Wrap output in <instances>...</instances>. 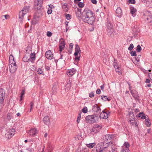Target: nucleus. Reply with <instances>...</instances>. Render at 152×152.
Returning <instances> with one entry per match:
<instances>
[{"instance_id": "nucleus-1", "label": "nucleus", "mask_w": 152, "mask_h": 152, "mask_svg": "<svg viewBox=\"0 0 152 152\" xmlns=\"http://www.w3.org/2000/svg\"><path fill=\"white\" fill-rule=\"evenodd\" d=\"M94 14L91 11L85 9L83 12L82 20L84 22L92 24L94 21Z\"/></svg>"}, {"instance_id": "nucleus-2", "label": "nucleus", "mask_w": 152, "mask_h": 152, "mask_svg": "<svg viewBox=\"0 0 152 152\" xmlns=\"http://www.w3.org/2000/svg\"><path fill=\"white\" fill-rule=\"evenodd\" d=\"M105 24L106 26V32L107 35L110 37H113L115 32L114 31L113 26L111 19L109 18H107V21Z\"/></svg>"}, {"instance_id": "nucleus-3", "label": "nucleus", "mask_w": 152, "mask_h": 152, "mask_svg": "<svg viewBox=\"0 0 152 152\" xmlns=\"http://www.w3.org/2000/svg\"><path fill=\"white\" fill-rule=\"evenodd\" d=\"M30 6H26L24 7L21 11L19 12V20L22 21L24 15L27 13L29 10Z\"/></svg>"}, {"instance_id": "nucleus-4", "label": "nucleus", "mask_w": 152, "mask_h": 152, "mask_svg": "<svg viewBox=\"0 0 152 152\" xmlns=\"http://www.w3.org/2000/svg\"><path fill=\"white\" fill-rule=\"evenodd\" d=\"M81 50L79 45L77 44L75 45V52L74 55L75 56V60L76 61H78L80 58Z\"/></svg>"}, {"instance_id": "nucleus-5", "label": "nucleus", "mask_w": 152, "mask_h": 152, "mask_svg": "<svg viewBox=\"0 0 152 152\" xmlns=\"http://www.w3.org/2000/svg\"><path fill=\"white\" fill-rule=\"evenodd\" d=\"M11 56L12 57V56ZM10 64L9 65L10 70L11 73H14L16 70L17 66L16 65L15 62L14 61V58H13V60L12 61H10Z\"/></svg>"}, {"instance_id": "nucleus-6", "label": "nucleus", "mask_w": 152, "mask_h": 152, "mask_svg": "<svg viewBox=\"0 0 152 152\" xmlns=\"http://www.w3.org/2000/svg\"><path fill=\"white\" fill-rule=\"evenodd\" d=\"M97 116L95 117L94 115H88L86 118V120L87 122L90 123H94L96 122L95 118Z\"/></svg>"}, {"instance_id": "nucleus-7", "label": "nucleus", "mask_w": 152, "mask_h": 152, "mask_svg": "<svg viewBox=\"0 0 152 152\" xmlns=\"http://www.w3.org/2000/svg\"><path fill=\"white\" fill-rule=\"evenodd\" d=\"M104 142H101L98 143L96 145V149L99 152H102L107 147H103Z\"/></svg>"}, {"instance_id": "nucleus-8", "label": "nucleus", "mask_w": 152, "mask_h": 152, "mask_svg": "<svg viewBox=\"0 0 152 152\" xmlns=\"http://www.w3.org/2000/svg\"><path fill=\"white\" fill-rule=\"evenodd\" d=\"M114 138V136L112 134H107L105 135L103 137L104 141L105 142L111 141Z\"/></svg>"}, {"instance_id": "nucleus-9", "label": "nucleus", "mask_w": 152, "mask_h": 152, "mask_svg": "<svg viewBox=\"0 0 152 152\" xmlns=\"http://www.w3.org/2000/svg\"><path fill=\"white\" fill-rule=\"evenodd\" d=\"M5 92L4 90L0 88V103L1 104L3 103L5 99Z\"/></svg>"}, {"instance_id": "nucleus-10", "label": "nucleus", "mask_w": 152, "mask_h": 152, "mask_svg": "<svg viewBox=\"0 0 152 152\" xmlns=\"http://www.w3.org/2000/svg\"><path fill=\"white\" fill-rule=\"evenodd\" d=\"M129 115H130L129 121V123L132 125L134 124L135 123V119L134 116V115L133 113L131 112L129 113Z\"/></svg>"}, {"instance_id": "nucleus-11", "label": "nucleus", "mask_w": 152, "mask_h": 152, "mask_svg": "<svg viewBox=\"0 0 152 152\" xmlns=\"http://www.w3.org/2000/svg\"><path fill=\"white\" fill-rule=\"evenodd\" d=\"M45 56L48 59L51 60L54 58L53 54L50 50H48L46 52Z\"/></svg>"}, {"instance_id": "nucleus-12", "label": "nucleus", "mask_w": 152, "mask_h": 152, "mask_svg": "<svg viewBox=\"0 0 152 152\" xmlns=\"http://www.w3.org/2000/svg\"><path fill=\"white\" fill-rule=\"evenodd\" d=\"M109 114L104 110H103L100 114L99 118L101 119H107L108 117Z\"/></svg>"}, {"instance_id": "nucleus-13", "label": "nucleus", "mask_w": 152, "mask_h": 152, "mask_svg": "<svg viewBox=\"0 0 152 152\" xmlns=\"http://www.w3.org/2000/svg\"><path fill=\"white\" fill-rule=\"evenodd\" d=\"M92 110L95 113H100L101 109L97 104H95L93 106Z\"/></svg>"}, {"instance_id": "nucleus-14", "label": "nucleus", "mask_w": 152, "mask_h": 152, "mask_svg": "<svg viewBox=\"0 0 152 152\" xmlns=\"http://www.w3.org/2000/svg\"><path fill=\"white\" fill-rule=\"evenodd\" d=\"M29 61L32 63H34L36 59V53H31L30 55Z\"/></svg>"}, {"instance_id": "nucleus-15", "label": "nucleus", "mask_w": 152, "mask_h": 152, "mask_svg": "<svg viewBox=\"0 0 152 152\" xmlns=\"http://www.w3.org/2000/svg\"><path fill=\"white\" fill-rule=\"evenodd\" d=\"M37 132V130L35 128H32L29 130L28 133L29 135L31 136H33L35 135Z\"/></svg>"}, {"instance_id": "nucleus-16", "label": "nucleus", "mask_w": 152, "mask_h": 152, "mask_svg": "<svg viewBox=\"0 0 152 152\" xmlns=\"http://www.w3.org/2000/svg\"><path fill=\"white\" fill-rule=\"evenodd\" d=\"M76 72V70L72 68L68 70L67 74L69 76V77H71L74 75Z\"/></svg>"}, {"instance_id": "nucleus-17", "label": "nucleus", "mask_w": 152, "mask_h": 152, "mask_svg": "<svg viewBox=\"0 0 152 152\" xmlns=\"http://www.w3.org/2000/svg\"><path fill=\"white\" fill-rule=\"evenodd\" d=\"M43 0H35L34 5L35 7L39 6L41 7L42 6Z\"/></svg>"}, {"instance_id": "nucleus-18", "label": "nucleus", "mask_w": 152, "mask_h": 152, "mask_svg": "<svg viewBox=\"0 0 152 152\" xmlns=\"http://www.w3.org/2000/svg\"><path fill=\"white\" fill-rule=\"evenodd\" d=\"M131 93L133 97L135 99L138 100L139 98V94L135 90L133 91H131Z\"/></svg>"}, {"instance_id": "nucleus-19", "label": "nucleus", "mask_w": 152, "mask_h": 152, "mask_svg": "<svg viewBox=\"0 0 152 152\" xmlns=\"http://www.w3.org/2000/svg\"><path fill=\"white\" fill-rule=\"evenodd\" d=\"M116 12L117 14V16L119 17H121L122 15V10L120 7H118L117 8L116 10Z\"/></svg>"}, {"instance_id": "nucleus-20", "label": "nucleus", "mask_w": 152, "mask_h": 152, "mask_svg": "<svg viewBox=\"0 0 152 152\" xmlns=\"http://www.w3.org/2000/svg\"><path fill=\"white\" fill-rule=\"evenodd\" d=\"M65 45V42L64 41H61L59 45V50L60 52L64 49Z\"/></svg>"}, {"instance_id": "nucleus-21", "label": "nucleus", "mask_w": 152, "mask_h": 152, "mask_svg": "<svg viewBox=\"0 0 152 152\" xmlns=\"http://www.w3.org/2000/svg\"><path fill=\"white\" fill-rule=\"evenodd\" d=\"M130 13H131L133 17H134L136 15V12H137V10L133 7H130Z\"/></svg>"}, {"instance_id": "nucleus-22", "label": "nucleus", "mask_w": 152, "mask_h": 152, "mask_svg": "<svg viewBox=\"0 0 152 152\" xmlns=\"http://www.w3.org/2000/svg\"><path fill=\"white\" fill-rule=\"evenodd\" d=\"M43 121L45 124L46 125L48 124L50 122V119L48 116H45L43 118Z\"/></svg>"}, {"instance_id": "nucleus-23", "label": "nucleus", "mask_w": 152, "mask_h": 152, "mask_svg": "<svg viewBox=\"0 0 152 152\" xmlns=\"http://www.w3.org/2000/svg\"><path fill=\"white\" fill-rule=\"evenodd\" d=\"M130 145L129 143L128 142H126L124 143L123 145V146L122 147V148H124L125 150H128L129 151V148L130 147Z\"/></svg>"}, {"instance_id": "nucleus-24", "label": "nucleus", "mask_w": 152, "mask_h": 152, "mask_svg": "<svg viewBox=\"0 0 152 152\" xmlns=\"http://www.w3.org/2000/svg\"><path fill=\"white\" fill-rule=\"evenodd\" d=\"M147 14H148V16L146 18L147 20L148 23H150L152 21V15L149 12H148Z\"/></svg>"}, {"instance_id": "nucleus-25", "label": "nucleus", "mask_w": 152, "mask_h": 152, "mask_svg": "<svg viewBox=\"0 0 152 152\" xmlns=\"http://www.w3.org/2000/svg\"><path fill=\"white\" fill-rule=\"evenodd\" d=\"M71 88V83L70 81L67 83L64 87V89L66 91H68Z\"/></svg>"}, {"instance_id": "nucleus-26", "label": "nucleus", "mask_w": 152, "mask_h": 152, "mask_svg": "<svg viewBox=\"0 0 152 152\" xmlns=\"http://www.w3.org/2000/svg\"><path fill=\"white\" fill-rule=\"evenodd\" d=\"M102 128V127L100 126L99 125L97 124H95L92 130L93 132H95L96 131L98 132L99 131H97L96 129H98V130L101 129Z\"/></svg>"}, {"instance_id": "nucleus-27", "label": "nucleus", "mask_w": 152, "mask_h": 152, "mask_svg": "<svg viewBox=\"0 0 152 152\" xmlns=\"http://www.w3.org/2000/svg\"><path fill=\"white\" fill-rule=\"evenodd\" d=\"M96 145V143L95 142L92 143L86 144L87 147L89 148H93Z\"/></svg>"}, {"instance_id": "nucleus-28", "label": "nucleus", "mask_w": 152, "mask_h": 152, "mask_svg": "<svg viewBox=\"0 0 152 152\" xmlns=\"http://www.w3.org/2000/svg\"><path fill=\"white\" fill-rule=\"evenodd\" d=\"M43 69L42 67L39 68L38 69L37 71V72L38 74L42 75H45V74L43 73Z\"/></svg>"}, {"instance_id": "nucleus-29", "label": "nucleus", "mask_w": 152, "mask_h": 152, "mask_svg": "<svg viewBox=\"0 0 152 152\" xmlns=\"http://www.w3.org/2000/svg\"><path fill=\"white\" fill-rule=\"evenodd\" d=\"M75 13L76 16L78 17V19L80 18L81 17V19L82 20L83 12H80L77 11H76L75 12Z\"/></svg>"}, {"instance_id": "nucleus-30", "label": "nucleus", "mask_w": 152, "mask_h": 152, "mask_svg": "<svg viewBox=\"0 0 152 152\" xmlns=\"http://www.w3.org/2000/svg\"><path fill=\"white\" fill-rule=\"evenodd\" d=\"M15 132V131L14 129H12L10 130V132L8 134L10 135V136H13Z\"/></svg>"}, {"instance_id": "nucleus-31", "label": "nucleus", "mask_w": 152, "mask_h": 152, "mask_svg": "<svg viewBox=\"0 0 152 152\" xmlns=\"http://www.w3.org/2000/svg\"><path fill=\"white\" fill-rule=\"evenodd\" d=\"M82 134L80 132V133H78L77 134V135L75 137V140H79L80 139H81L82 138Z\"/></svg>"}, {"instance_id": "nucleus-32", "label": "nucleus", "mask_w": 152, "mask_h": 152, "mask_svg": "<svg viewBox=\"0 0 152 152\" xmlns=\"http://www.w3.org/2000/svg\"><path fill=\"white\" fill-rule=\"evenodd\" d=\"M138 117H141L142 119H144L146 118V116L145 115V114L142 113H139Z\"/></svg>"}, {"instance_id": "nucleus-33", "label": "nucleus", "mask_w": 152, "mask_h": 152, "mask_svg": "<svg viewBox=\"0 0 152 152\" xmlns=\"http://www.w3.org/2000/svg\"><path fill=\"white\" fill-rule=\"evenodd\" d=\"M25 89H23L21 91L20 95V100L21 101L23 98V95H24L25 94Z\"/></svg>"}, {"instance_id": "nucleus-34", "label": "nucleus", "mask_w": 152, "mask_h": 152, "mask_svg": "<svg viewBox=\"0 0 152 152\" xmlns=\"http://www.w3.org/2000/svg\"><path fill=\"white\" fill-rule=\"evenodd\" d=\"M23 60L25 62H30V61H29V58H28V57L27 56H24L23 58Z\"/></svg>"}, {"instance_id": "nucleus-35", "label": "nucleus", "mask_w": 152, "mask_h": 152, "mask_svg": "<svg viewBox=\"0 0 152 152\" xmlns=\"http://www.w3.org/2000/svg\"><path fill=\"white\" fill-rule=\"evenodd\" d=\"M57 90L56 86L55 85L53 86L52 88V92L53 94L55 93L57 91Z\"/></svg>"}, {"instance_id": "nucleus-36", "label": "nucleus", "mask_w": 152, "mask_h": 152, "mask_svg": "<svg viewBox=\"0 0 152 152\" xmlns=\"http://www.w3.org/2000/svg\"><path fill=\"white\" fill-rule=\"evenodd\" d=\"M129 53L132 56H136V52L135 50H132Z\"/></svg>"}, {"instance_id": "nucleus-37", "label": "nucleus", "mask_w": 152, "mask_h": 152, "mask_svg": "<svg viewBox=\"0 0 152 152\" xmlns=\"http://www.w3.org/2000/svg\"><path fill=\"white\" fill-rule=\"evenodd\" d=\"M12 115L11 113H8L7 115V119L8 120H10L11 119L12 117Z\"/></svg>"}, {"instance_id": "nucleus-38", "label": "nucleus", "mask_w": 152, "mask_h": 152, "mask_svg": "<svg viewBox=\"0 0 152 152\" xmlns=\"http://www.w3.org/2000/svg\"><path fill=\"white\" fill-rule=\"evenodd\" d=\"M82 112L84 113H86L88 112V109L86 107H85L82 110Z\"/></svg>"}, {"instance_id": "nucleus-39", "label": "nucleus", "mask_w": 152, "mask_h": 152, "mask_svg": "<svg viewBox=\"0 0 152 152\" xmlns=\"http://www.w3.org/2000/svg\"><path fill=\"white\" fill-rule=\"evenodd\" d=\"M149 120H146L145 121V124L148 127L150 126L151 125V123L149 121Z\"/></svg>"}, {"instance_id": "nucleus-40", "label": "nucleus", "mask_w": 152, "mask_h": 152, "mask_svg": "<svg viewBox=\"0 0 152 152\" xmlns=\"http://www.w3.org/2000/svg\"><path fill=\"white\" fill-rule=\"evenodd\" d=\"M108 142H106L107 143L106 144L107 145V146H111L113 145V142H111V141H109Z\"/></svg>"}, {"instance_id": "nucleus-41", "label": "nucleus", "mask_w": 152, "mask_h": 152, "mask_svg": "<svg viewBox=\"0 0 152 152\" xmlns=\"http://www.w3.org/2000/svg\"><path fill=\"white\" fill-rule=\"evenodd\" d=\"M142 48L140 45H138L137 46L136 50L138 52H140Z\"/></svg>"}, {"instance_id": "nucleus-42", "label": "nucleus", "mask_w": 152, "mask_h": 152, "mask_svg": "<svg viewBox=\"0 0 152 152\" xmlns=\"http://www.w3.org/2000/svg\"><path fill=\"white\" fill-rule=\"evenodd\" d=\"M134 48V45L133 44H130L129 47L128 48V49L130 51L132 50Z\"/></svg>"}, {"instance_id": "nucleus-43", "label": "nucleus", "mask_w": 152, "mask_h": 152, "mask_svg": "<svg viewBox=\"0 0 152 152\" xmlns=\"http://www.w3.org/2000/svg\"><path fill=\"white\" fill-rule=\"evenodd\" d=\"M30 109L29 110V112H31V110L33 109V107L34 105V103L32 102H31L30 103Z\"/></svg>"}, {"instance_id": "nucleus-44", "label": "nucleus", "mask_w": 152, "mask_h": 152, "mask_svg": "<svg viewBox=\"0 0 152 152\" xmlns=\"http://www.w3.org/2000/svg\"><path fill=\"white\" fill-rule=\"evenodd\" d=\"M81 113H80L78 114V115L77 118V121L78 123H79L80 120L81 118Z\"/></svg>"}, {"instance_id": "nucleus-45", "label": "nucleus", "mask_w": 152, "mask_h": 152, "mask_svg": "<svg viewBox=\"0 0 152 152\" xmlns=\"http://www.w3.org/2000/svg\"><path fill=\"white\" fill-rule=\"evenodd\" d=\"M78 5L80 7L82 8L84 6V4L83 2H80L78 4Z\"/></svg>"}, {"instance_id": "nucleus-46", "label": "nucleus", "mask_w": 152, "mask_h": 152, "mask_svg": "<svg viewBox=\"0 0 152 152\" xmlns=\"http://www.w3.org/2000/svg\"><path fill=\"white\" fill-rule=\"evenodd\" d=\"M101 97L102 99L105 101H106L107 99V97L105 96H101Z\"/></svg>"}, {"instance_id": "nucleus-47", "label": "nucleus", "mask_w": 152, "mask_h": 152, "mask_svg": "<svg viewBox=\"0 0 152 152\" xmlns=\"http://www.w3.org/2000/svg\"><path fill=\"white\" fill-rule=\"evenodd\" d=\"M52 9H51V8H48V11H47V13L48 14H50L52 13Z\"/></svg>"}, {"instance_id": "nucleus-48", "label": "nucleus", "mask_w": 152, "mask_h": 152, "mask_svg": "<svg viewBox=\"0 0 152 152\" xmlns=\"http://www.w3.org/2000/svg\"><path fill=\"white\" fill-rule=\"evenodd\" d=\"M63 8L65 10V11H67L68 10V8L67 7V4H64L63 7Z\"/></svg>"}, {"instance_id": "nucleus-49", "label": "nucleus", "mask_w": 152, "mask_h": 152, "mask_svg": "<svg viewBox=\"0 0 152 152\" xmlns=\"http://www.w3.org/2000/svg\"><path fill=\"white\" fill-rule=\"evenodd\" d=\"M52 34V33L50 31H48L47 33V35L48 37H50Z\"/></svg>"}, {"instance_id": "nucleus-50", "label": "nucleus", "mask_w": 152, "mask_h": 152, "mask_svg": "<svg viewBox=\"0 0 152 152\" xmlns=\"http://www.w3.org/2000/svg\"><path fill=\"white\" fill-rule=\"evenodd\" d=\"M66 17L68 20H69L71 18V16L69 14H67L66 15Z\"/></svg>"}, {"instance_id": "nucleus-51", "label": "nucleus", "mask_w": 152, "mask_h": 152, "mask_svg": "<svg viewBox=\"0 0 152 152\" xmlns=\"http://www.w3.org/2000/svg\"><path fill=\"white\" fill-rule=\"evenodd\" d=\"M122 150L121 152H129V151L128 150L125 149L124 148H121Z\"/></svg>"}, {"instance_id": "nucleus-52", "label": "nucleus", "mask_w": 152, "mask_h": 152, "mask_svg": "<svg viewBox=\"0 0 152 152\" xmlns=\"http://www.w3.org/2000/svg\"><path fill=\"white\" fill-rule=\"evenodd\" d=\"M128 1L129 2V3L134 4L135 3V0H128Z\"/></svg>"}, {"instance_id": "nucleus-53", "label": "nucleus", "mask_w": 152, "mask_h": 152, "mask_svg": "<svg viewBox=\"0 0 152 152\" xmlns=\"http://www.w3.org/2000/svg\"><path fill=\"white\" fill-rule=\"evenodd\" d=\"M45 69L47 71H49L50 70V67L48 66H45Z\"/></svg>"}, {"instance_id": "nucleus-54", "label": "nucleus", "mask_w": 152, "mask_h": 152, "mask_svg": "<svg viewBox=\"0 0 152 152\" xmlns=\"http://www.w3.org/2000/svg\"><path fill=\"white\" fill-rule=\"evenodd\" d=\"M94 96V94L93 92H91L89 95V96L90 97H92Z\"/></svg>"}, {"instance_id": "nucleus-55", "label": "nucleus", "mask_w": 152, "mask_h": 152, "mask_svg": "<svg viewBox=\"0 0 152 152\" xmlns=\"http://www.w3.org/2000/svg\"><path fill=\"white\" fill-rule=\"evenodd\" d=\"M73 44L72 43H70L69 45V48L72 50L73 48Z\"/></svg>"}, {"instance_id": "nucleus-56", "label": "nucleus", "mask_w": 152, "mask_h": 152, "mask_svg": "<svg viewBox=\"0 0 152 152\" xmlns=\"http://www.w3.org/2000/svg\"><path fill=\"white\" fill-rule=\"evenodd\" d=\"M101 92V90L100 89H98L96 91V93L98 94H99Z\"/></svg>"}, {"instance_id": "nucleus-57", "label": "nucleus", "mask_w": 152, "mask_h": 152, "mask_svg": "<svg viewBox=\"0 0 152 152\" xmlns=\"http://www.w3.org/2000/svg\"><path fill=\"white\" fill-rule=\"evenodd\" d=\"M91 2L93 4H96L97 3V1L96 0H91Z\"/></svg>"}, {"instance_id": "nucleus-58", "label": "nucleus", "mask_w": 152, "mask_h": 152, "mask_svg": "<svg viewBox=\"0 0 152 152\" xmlns=\"http://www.w3.org/2000/svg\"><path fill=\"white\" fill-rule=\"evenodd\" d=\"M104 84L102 85L101 86H100L101 89L102 90H103L104 89Z\"/></svg>"}, {"instance_id": "nucleus-59", "label": "nucleus", "mask_w": 152, "mask_h": 152, "mask_svg": "<svg viewBox=\"0 0 152 152\" xmlns=\"http://www.w3.org/2000/svg\"><path fill=\"white\" fill-rule=\"evenodd\" d=\"M49 7L48 8H50L52 9V8H53L54 7V6L51 4H50L49 5Z\"/></svg>"}, {"instance_id": "nucleus-60", "label": "nucleus", "mask_w": 152, "mask_h": 152, "mask_svg": "<svg viewBox=\"0 0 152 152\" xmlns=\"http://www.w3.org/2000/svg\"><path fill=\"white\" fill-rule=\"evenodd\" d=\"M150 82V80L149 79H146L145 81V82L146 83H149Z\"/></svg>"}, {"instance_id": "nucleus-61", "label": "nucleus", "mask_w": 152, "mask_h": 152, "mask_svg": "<svg viewBox=\"0 0 152 152\" xmlns=\"http://www.w3.org/2000/svg\"><path fill=\"white\" fill-rule=\"evenodd\" d=\"M81 10H82L81 9H80V8H77V11L78 12H81Z\"/></svg>"}, {"instance_id": "nucleus-62", "label": "nucleus", "mask_w": 152, "mask_h": 152, "mask_svg": "<svg viewBox=\"0 0 152 152\" xmlns=\"http://www.w3.org/2000/svg\"><path fill=\"white\" fill-rule=\"evenodd\" d=\"M135 111L136 113L138 112H139V109H137V108H136L135 110Z\"/></svg>"}, {"instance_id": "nucleus-63", "label": "nucleus", "mask_w": 152, "mask_h": 152, "mask_svg": "<svg viewBox=\"0 0 152 152\" xmlns=\"http://www.w3.org/2000/svg\"><path fill=\"white\" fill-rule=\"evenodd\" d=\"M69 22L66 21L65 23V24L66 25V27H68V23H69Z\"/></svg>"}, {"instance_id": "nucleus-64", "label": "nucleus", "mask_w": 152, "mask_h": 152, "mask_svg": "<svg viewBox=\"0 0 152 152\" xmlns=\"http://www.w3.org/2000/svg\"><path fill=\"white\" fill-rule=\"evenodd\" d=\"M131 88H132V87L131 86H129V90L131 92V91H133L134 90H132Z\"/></svg>"}]
</instances>
